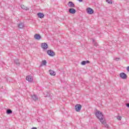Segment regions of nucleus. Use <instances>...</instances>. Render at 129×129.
Returning a JSON list of instances; mask_svg holds the SVG:
<instances>
[{
  "label": "nucleus",
  "instance_id": "obj_1",
  "mask_svg": "<svg viewBox=\"0 0 129 129\" xmlns=\"http://www.w3.org/2000/svg\"><path fill=\"white\" fill-rule=\"evenodd\" d=\"M95 115L96 117L100 120V122L102 123L105 127H107L108 128V124H106V122H105V120L103 119V114L102 112H101L100 111H97L95 113Z\"/></svg>",
  "mask_w": 129,
  "mask_h": 129
},
{
  "label": "nucleus",
  "instance_id": "obj_2",
  "mask_svg": "<svg viewBox=\"0 0 129 129\" xmlns=\"http://www.w3.org/2000/svg\"><path fill=\"white\" fill-rule=\"evenodd\" d=\"M81 107H82V106L80 104H77L75 106V109L76 111L77 112H79L80 110H81Z\"/></svg>",
  "mask_w": 129,
  "mask_h": 129
},
{
  "label": "nucleus",
  "instance_id": "obj_3",
  "mask_svg": "<svg viewBox=\"0 0 129 129\" xmlns=\"http://www.w3.org/2000/svg\"><path fill=\"white\" fill-rule=\"evenodd\" d=\"M47 53L48 55H49L50 57H54L55 56V52L52 50H48L47 51Z\"/></svg>",
  "mask_w": 129,
  "mask_h": 129
},
{
  "label": "nucleus",
  "instance_id": "obj_4",
  "mask_svg": "<svg viewBox=\"0 0 129 129\" xmlns=\"http://www.w3.org/2000/svg\"><path fill=\"white\" fill-rule=\"evenodd\" d=\"M41 47L43 50H47L48 49V44L47 43H42Z\"/></svg>",
  "mask_w": 129,
  "mask_h": 129
},
{
  "label": "nucleus",
  "instance_id": "obj_5",
  "mask_svg": "<svg viewBox=\"0 0 129 129\" xmlns=\"http://www.w3.org/2000/svg\"><path fill=\"white\" fill-rule=\"evenodd\" d=\"M119 76L122 79H126L127 78V76H126V74L124 73H121L119 75Z\"/></svg>",
  "mask_w": 129,
  "mask_h": 129
},
{
  "label": "nucleus",
  "instance_id": "obj_6",
  "mask_svg": "<svg viewBox=\"0 0 129 129\" xmlns=\"http://www.w3.org/2000/svg\"><path fill=\"white\" fill-rule=\"evenodd\" d=\"M87 13L88 14H89V15H92L93 13H94V11H93V9L90 8H88L87 9Z\"/></svg>",
  "mask_w": 129,
  "mask_h": 129
},
{
  "label": "nucleus",
  "instance_id": "obj_7",
  "mask_svg": "<svg viewBox=\"0 0 129 129\" xmlns=\"http://www.w3.org/2000/svg\"><path fill=\"white\" fill-rule=\"evenodd\" d=\"M34 39H35V40H41V39H42V37H41V35H40V34H35L34 36Z\"/></svg>",
  "mask_w": 129,
  "mask_h": 129
},
{
  "label": "nucleus",
  "instance_id": "obj_8",
  "mask_svg": "<svg viewBox=\"0 0 129 129\" xmlns=\"http://www.w3.org/2000/svg\"><path fill=\"white\" fill-rule=\"evenodd\" d=\"M26 80L28 81V82L32 83L33 82V78L31 76H27L26 77Z\"/></svg>",
  "mask_w": 129,
  "mask_h": 129
},
{
  "label": "nucleus",
  "instance_id": "obj_9",
  "mask_svg": "<svg viewBox=\"0 0 129 129\" xmlns=\"http://www.w3.org/2000/svg\"><path fill=\"white\" fill-rule=\"evenodd\" d=\"M68 6L69 8H75V5L72 2H69L68 4Z\"/></svg>",
  "mask_w": 129,
  "mask_h": 129
},
{
  "label": "nucleus",
  "instance_id": "obj_10",
  "mask_svg": "<svg viewBox=\"0 0 129 129\" xmlns=\"http://www.w3.org/2000/svg\"><path fill=\"white\" fill-rule=\"evenodd\" d=\"M69 13H70V14H75V13H76V10L75 9H74V8H70L69 10Z\"/></svg>",
  "mask_w": 129,
  "mask_h": 129
},
{
  "label": "nucleus",
  "instance_id": "obj_11",
  "mask_svg": "<svg viewBox=\"0 0 129 129\" xmlns=\"http://www.w3.org/2000/svg\"><path fill=\"white\" fill-rule=\"evenodd\" d=\"M31 98L34 100V101H37L38 100V98L36 95H33L31 96Z\"/></svg>",
  "mask_w": 129,
  "mask_h": 129
},
{
  "label": "nucleus",
  "instance_id": "obj_12",
  "mask_svg": "<svg viewBox=\"0 0 129 129\" xmlns=\"http://www.w3.org/2000/svg\"><path fill=\"white\" fill-rule=\"evenodd\" d=\"M37 16H38V18H40V19H43V18H44V17L45 16L44 14H43L42 13H38Z\"/></svg>",
  "mask_w": 129,
  "mask_h": 129
},
{
  "label": "nucleus",
  "instance_id": "obj_13",
  "mask_svg": "<svg viewBox=\"0 0 129 129\" xmlns=\"http://www.w3.org/2000/svg\"><path fill=\"white\" fill-rule=\"evenodd\" d=\"M49 74L51 75V76H55V75H56V73L52 70H49Z\"/></svg>",
  "mask_w": 129,
  "mask_h": 129
},
{
  "label": "nucleus",
  "instance_id": "obj_14",
  "mask_svg": "<svg viewBox=\"0 0 129 129\" xmlns=\"http://www.w3.org/2000/svg\"><path fill=\"white\" fill-rule=\"evenodd\" d=\"M19 29H23L25 27V25L23 23H20L18 25Z\"/></svg>",
  "mask_w": 129,
  "mask_h": 129
},
{
  "label": "nucleus",
  "instance_id": "obj_15",
  "mask_svg": "<svg viewBox=\"0 0 129 129\" xmlns=\"http://www.w3.org/2000/svg\"><path fill=\"white\" fill-rule=\"evenodd\" d=\"M20 7L23 10H25V11H29V8L25 6V5H21Z\"/></svg>",
  "mask_w": 129,
  "mask_h": 129
},
{
  "label": "nucleus",
  "instance_id": "obj_16",
  "mask_svg": "<svg viewBox=\"0 0 129 129\" xmlns=\"http://www.w3.org/2000/svg\"><path fill=\"white\" fill-rule=\"evenodd\" d=\"M90 63V61L89 60H84L81 62V64L83 66L85 65L86 64H89Z\"/></svg>",
  "mask_w": 129,
  "mask_h": 129
},
{
  "label": "nucleus",
  "instance_id": "obj_17",
  "mask_svg": "<svg viewBox=\"0 0 129 129\" xmlns=\"http://www.w3.org/2000/svg\"><path fill=\"white\" fill-rule=\"evenodd\" d=\"M14 63L16 64L17 66H19L20 65V60L19 59H15L14 60Z\"/></svg>",
  "mask_w": 129,
  "mask_h": 129
},
{
  "label": "nucleus",
  "instance_id": "obj_18",
  "mask_svg": "<svg viewBox=\"0 0 129 129\" xmlns=\"http://www.w3.org/2000/svg\"><path fill=\"white\" fill-rule=\"evenodd\" d=\"M92 41L93 43L94 44V46H95L96 47H97V46H98V43H97V42H95V40H94V39H92Z\"/></svg>",
  "mask_w": 129,
  "mask_h": 129
},
{
  "label": "nucleus",
  "instance_id": "obj_19",
  "mask_svg": "<svg viewBox=\"0 0 129 129\" xmlns=\"http://www.w3.org/2000/svg\"><path fill=\"white\" fill-rule=\"evenodd\" d=\"M7 114H11L12 113H13V111H12V110L8 109L7 110Z\"/></svg>",
  "mask_w": 129,
  "mask_h": 129
},
{
  "label": "nucleus",
  "instance_id": "obj_20",
  "mask_svg": "<svg viewBox=\"0 0 129 129\" xmlns=\"http://www.w3.org/2000/svg\"><path fill=\"white\" fill-rule=\"evenodd\" d=\"M46 64H47V61L46 60H43L42 61L41 66H46Z\"/></svg>",
  "mask_w": 129,
  "mask_h": 129
},
{
  "label": "nucleus",
  "instance_id": "obj_21",
  "mask_svg": "<svg viewBox=\"0 0 129 129\" xmlns=\"http://www.w3.org/2000/svg\"><path fill=\"white\" fill-rule=\"evenodd\" d=\"M106 3L111 5V4H112V1H111V0H106Z\"/></svg>",
  "mask_w": 129,
  "mask_h": 129
},
{
  "label": "nucleus",
  "instance_id": "obj_22",
  "mask_svg": "<svg viewBox=\"0 0 129 129\" xmlns=\"http://www.w3.org/2000/svg\"><path fill=\"white\" fill-rule=\"evenodd\" d=\"M44 95L45 96V97H47L48 96H49V93H48V92H46L45 93H44Z\"/></svg>",
  "mask_w": 129,
  "mask_h": 129
},
{
  "label": "nucleus",
  "instance_id": "obj_23",
  "mask_svg": "<svg viewBox=\"0 0 129 129\" xmlns=\"http://www.w3.org/2000/svg\"><path fill=\"white\" fill-rule=\"evenodd\" d=\"M117 119H118V120H121V117L120 116H118Z\"/></svg>",
  "mask_w": 129,
  "mask_h": 129
},
{
  "label": "nucleus",
  "instance_id": "obj_24",
  "mask_svg": "<svg viewBox=\"0 0 129 129\" xmlns=\"http://www.w3.org/2000/svg\"><path fill=\"white\" fill-rule=\"evenodd\" d=\"M119 59H120L119 57H116L115 60H116V61H118V60H119Z\"/></svg>",
  "mask_w": 129,
  "mask_h": 129
},
{
  "label": "nucleus",
  "instance_id": "obj_25",
  "mask_svg": "<svg viewBox=\"0 0 129 129\" xmlns=\"http://www.w3.org/2000/svg\"><path fill=\"white\" fill-rule=\"evenodd\" d=\"M126 70L128 71V72H129V66L127 67Z\"/></svg>",
  "mask_w": 129,
  "mask_h": 129
},
{
  "label": "nucleus",
  "instance_id": "obj_26",
  "mask_svg": "<svg viewBox=\"0 0 129 129\" xmlns=\"http://www.w3.org/2000/svg\"><path fill=\"white\" fill-rule=\"evenodd\" d=\"M80 3H82L83 2V0H78Z\"/></svg>",
  "mask_w": 129,
  "mask_h": 129
},
{
  "label": "nucleus",
  "instance_id": "obj_27",
  "mask_svg": "<svg viewBox=\"0 0 129 129\" xmlns=\"http://www.w3.org/2000/svg\"><path fill=\"white\" fill-rule=\"evenodd\" d=\"M126 105L127 107H128V108H129V103L126 104Z\"/></svg>",
  "mask_w": 129,
  "mask_h": 129
},
{
  "label": "nucleus",
  "instance_id": "obj_28",
  "mask_svg": "<svg viewBox=\"0 0 129 129\" xmlns=\"http://www.w3.org/2000/svg\"><path fill=\"white\" fill-rule=\"evenodd\" d=\"M31 129H37V127H33Z\"/></svg>",
  "mask_w": 129,
  "mask_h": 129
}]
</instances>
